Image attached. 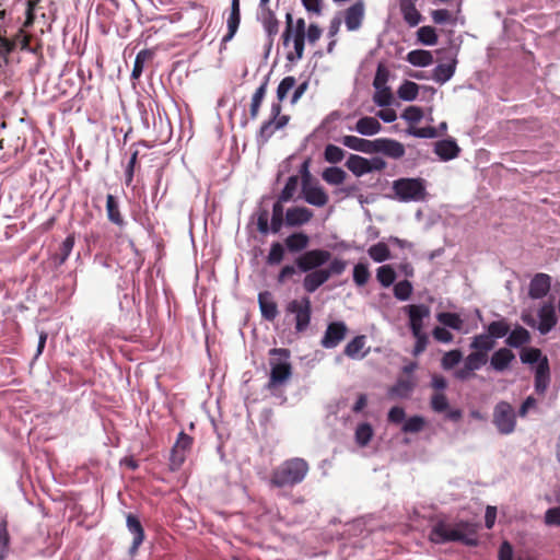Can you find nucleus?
<instances>
[{
	"label": "nucleus",
	"mask_w": 560,
	"mask_h": 560,
	"mask_svg": "<svg viewBox=\"0 0 560 560\" xmlns=\"http://www.w3.org/2000/svg\"><path fill=\"white\" fill-rule=\"evenodd\" d=\"M310 465L304 458L293 457L282 462L270 476V486L275 488L294 487L305 479Z\"/></svg>",
	"instance_id": "1"
},
{
	"label": "nucleus",
	"mask_w": 560,
	"mask_h": 560,
	"mask_svg": "<svg viewBox=\"0 0 560 560\" xmlns=\"http://www.w3.org/2000/svg\"><path fill=\"white\" fill-rule=\"evenodd\" d=\"M270 374L266 385L267 389L273 390L284 385L292 376V365L289 361L290 350L285 348H272L269 350Z\"/></svg>",
	"instance_id": "2"
},
{
	"label": "nucleus",
	"mask_w": 560,
	"mask_h": 560,
	"mask_svg": "<svg viewBox=\"0 0 560 560\" xmlns=\"http://www.w3.org/2000/svg\"><path fill=\"white\" fill-rule=\"evenodd\" d=\"M468 528L469 526L466 523L451 525L445 522H439L431 529L429 538L434 544L460 541L466 546H476L477 538L468 535Z\"/></svg>",
	"instance_id": "3"
},
{
	"label": "nucleus",
	"mask_w": 560,
	"mask_h": 560,
	"mask_svg": "<svg viewBox=\"0 0 560 560\" xmlns=\"http://www.w3.org/2000/svg\"><path fill=\"white\" fill-rule=\"evenodd\" d=\"M347 267V262L340 258H334L327 268L306 272L303 279V289L307 293L315 292L319 287L326 283L331 276L341 275Z\"/></svg>",
	"instance_id": "4"
},
{
	"label": "nucleus",
	"mask_w": 560,
	"mask_h": 560,
	"mask_svg": "<svg viewBox=\"0 0 560 560\" xmlns=\"http://www.w3.org/2000/svg\"><path fill=\"white\" fill-rule=\"evenodd\" d=\"M282 106L280 103H272L270 107L269 118L262 122L257 135L259 143H267L276 131L283 129L290 121L289 115H282Z\"/></svg>",
	"instance_id": "5"
},
{
	"label": "nucleus",
	"mask_w": 560,
	"mask_h": 560,
	"mask_svg": "<svg viewBox=\"0 0 560 560\" xmlns=\"http://www.w3.org/2000/svg\"><path fill=\"white\" fill-rule=\"evenodd\" d=\"M393 190L398 200H422L425 196V187L422 178H399L393 183Z\"/></svg>",
	"instance_id": "6"
},
{
	"label": "nucleus",
	"mask_w": 560,
	"mask_h": 560,
	"mask_svg": "<svg viewBox=\"0 0 560 560\" xmlns=\"http://www.w3.org/2000/svg\"><path fill=\"white\" fill-rule=\"evenodd\" d=\"M285 312L295 315V331L304 332L312 318V302L310 296H302L300 300H292L285 306Z\"/></svg>",
	"instance_id": "7"
},
{
	"label": "nucleus",
	"mask_w": 560,
	"mask_h": 560,
	"mask_svg": "<svg viewBox=\"0 0 560 560\" xmlns=\"http://www.w3.org/2000/svg\"><path fill=\"white\" fill-rule=\"evenodd\" d=\"M493 424L499 433L511 434L516 427V416L513 406L508 401H499L493 409Z\"/></svg>",
	"instance_id": "8"
},
{
	"label": "nucleus",
	"mask_w": 560,
	"mask_h": 560,
	"mask_svg": "<svg viewBox=\"0 0 560 560\" xmlns=\"http://www.w3.org/2000/svg\"><path fill=\"white\" fill-rule=\"evenodd\" d=\"M331 253L326 249H311L306 250L295 258V265L302 272L314 271L322 269L326 262L331 261Z\"/></svg>",
	"instance_id": "9"
},
{
	"label": "nucleus",
	"mask_w": 560,
	"mask_h": 560,
	"mask_svg": "<svg viewBox=\"0 0 560 560\" xmlns=\"http://www.w3.org/2000/svg\"><path fill=\"white\" fill-rule=\"evenodd\" d=\"M194 440L184 431L179 432L175 444L171 450L170 455V469L172 471L178 470L186 460L187 454L190 452Z\"/></svg>",
	"instance_id": "10"
},
{
	"label": "nucleus",
	"mask_w": 560,
	"mask_h": 560,
	"mask_svg": "<svg viewBox=\"0 0 560 560\" xmlns=\"http://www.w3.org/2000/svg\"><path fill=\"white\" fill-rule=\"evenodd\" d=\"M40 0H27L26 2V10H25V21L23 23V26L19 30V32L10 38L11 40H14L16 43V47H20L22 50H30L33 51L30 48V42L32 36L27 33H25L24 28L31 27L34 24L35 21V9Z\"/></svg>",
	"instance_id": "11"
},
{
	"label": "nucleus",
	"mask_w": 560,
	"mask_h": 560,
	"mask_svg": "<svg viewBox=\"0 0 560 560\" xmlns=\"http://www.w3.org/2000/svg\"><path fill=\"white\" fill-rule=\"evenodd\" d=\"M348 327L343 322H332L328 324L326 331L320 340L325 349L336 348L347 336Z\"/></svg>",
	"instance_id": "12"
},
{
	"label": "nucleus",
	"mask_w": 560,
	"mask_h": 560,
	"mask_svg": "<svg viewBox=\"0 0 560 560\" xmlns=\"http://www.w3.org/2000/svg\"><path fill=\"white\" fill-rule=\"evenodd\" d=\"M439 52L444 54V59H447L446 63H439L433 70V80L438 83L447 82L454 74L457 60L456 56L453 54L452 49H441Z\"/></svg>",
	"instance_id": "13"
},
{
	"label": "nucleus",
	"mask_w": 560,
	"mask_h": 560,
	"mask_svg": "<svg viewBox=\"0 0 560 560\" xmlns=\"http://www.w3.org/2000/svg\"><path fill=\"white\" fill-rule=\"evenodd\" d=\"M365 4L362 0H358L343 11V21L349 32L358 31L364 21Z\"/></svg>",
	"instance_id": "14"
},
{
	"label": "nucleus",
	"mask_w": 560,
	"mask_h": 560,
	"mask_svg": "<svg viewBox=\"0 0 560 560\" xmlns=\"http://www.w3.org/2000/svg\"><path fill=\"white\" fill-rule=\"evenodd\" d=\"M405 147L401 142L388 139V138H378L375 139V151L374 153H383L384 155L392 159H400L405 155Z\"/></svg>",
	"instance_id": "15"
},
{
	"label": "nucleus",
	"mask_w": 560,
	"mask_h": 560,
	"mask_svg": "<svg viewBox=\"0 0 560 560\" xmlns=\"http://www.w3.org/2000/svg\"><path fill=\"white\" fill-rule=\"evenodd\" d=\"M409 316V326L413 336H418L423 328V318L430 315V310L427 305H408L406 306Z\"/></svg>",
	"instance_id": "16"
},
{
	"label": "nucleus",
	"mask_w": 560,
	"mask_h": 560,
	"mask_svg": "<svg viewBox=\"0 0 560 560\" xmlns=\"http://www.w3.org/2000/svg\"><path fill=\"white\" fill-rule=\"evenodd\" d=\"M303 199L315 207H324L328 203L327 192L318 184L302 185Z\"/></svg>",
	"instance_id": "17"
},
{
	"label": "nucleus",
	"mask_w": 560,
	"mask_h": 560,
	"mask_svg": "<svg viewBox=\"0 0 560 560\" xmlns=\"http://www.w3.org/2000/svg\"><path fill=\"white\" fill-rule=\"evenodd\" d=\"M551 288V277L547 273H536L529 283L528 295L534 299L545 298Z\"/></svg>",
	"instance_id": "18"
},
{
	"label": "nucleus",
	"mask_w": 560,
	"mask_h": 560,
	"mask_svg": "<svg viewBox=\"0 0 560 560\" xmlns=\"http://www.w3.org/2000/svg\"><path fill=\"white\" fill-rule=\"evenodd\" d=\"M539 324L537 329L541 335L548 334L558 322L556 310L551 303H544L538 310Z\"/></svg>",
	"instance_id": "19"
},
{
	"label": "nucleus",
	"mask_w": 560,
	"mask_h": 560,
	"mask_svg": "<svg viewBox=\"0 0 560 560\" xmlns=\"http://www.w3.org/2000/svg\"><path fill=\"white\" fill-rule=\"evenodd\" d=\"M126 525L129 533L133 536L130 552H136L145 538L144 528L139 517L132 513L127 514Z\"/></svg>",
	"instance_id": "20"
},
{
	"label": "nucleus",
	"mask_w": 560,
	"mask_h": 560,
	"mask_svg": "<svg viewBox=\"0 0 560 560\" xmlns=\"http://www.w3.org/2000/svg\"><path fill=\"white\" fill-rule=\"evenodd\" d=\"M314 213L306 207H292L285 212V225L290 228L301 226L308 223Z\"/></svg>",
	"instance_id": "21"
},
{
	"label": "nucleus",
	"mask_w": 560,
	"mask_h": 560,
	"mask_svg": "<svg viewBox=\"0 0 560 560\" xmlns=\"http://www.w3.org/2000/svg\"><path fill=\"white\" fill-rule=\"evenodd\" d=\"M515 354L509 348H500L493 352L490 358V365L497 372H503L509 369L512 361H514Z\"/></svg>",
	"instance_id": "22"
},
{
	"label": "nucleus",
	"mask_w": 560,
	"mask_h": 560,
	"mask_svg": "<svg viewBox=\"0 0 560 560\" xmlns=\"http://www.w3.org/2000/svg\"><path fill=\"white\" fill-rule=\"evenodd\" d=\"M340 142L354 151L373 154L375 151V140H368L355 136H343Z\"/></svg>",
	"instance_id": "23"
},
{
	"label": "nucleus",
	"mask_w": 560,
	"mask_h": 560,
	"mask_svg": "<svg viewBox=\"0 0 560 560\" xmlns=\"http://www.w3.org/2000/svg\"><path fill=\"white\" fill-rule=\"evenodd\" d=\"M550 381V369L546 357L538 363L535 372V390L538 394H545Z\"/></svg>",
	"instance_id": "24"
},
{
	"label": "nucleus",
	"mask_w": 560,
	"mask_h": 560,
	"mask_svg": "<svg viewBox=\"0 0 560 560\" xmlns=\"http://www.w3.org/2000/svg\"><path fill=\"white\" fill-rule=\"evenodd\" d=\"M434 152L443 161H450L458 156L460 149L453 139H444L435 142Z\"/></svg>",
	"instance_id": "25"
},
{
	"label": "nucleus",
	"mask_w": 560,
	"mask_h": 560,
	"mask_svg": "<svg viewBox=\"0 0 560 560\" xmlns=\"http://www.w3.org/2000/svg\"><path fill=\"white\" fill-rule=\"evenodd\" d=\"M241 23V9H240V0L231 1V10L228 16L226 26L228 33L223 37V42L231 40L236 34L238 26Z\"/></svg>",
	"instance_id": "26"
},
{
	"label": "nucleus",
	"mask_w": 560,
	"mask_h": 560,
	"mask_svg": "<svg viewBox=\"0 0 560 560\" xmlns=\"http://www.w3.org/2000/svg\"><path fill=\"white\" fill-rule=\"evenodd\" d=\"M366 343V337L364 335L355 336L351 341H349L343 353L350 359H363L365 355H368L370 349H366L363 351Z\"/></svg>",
	"instance_id": "27"
},
{
	"label": "nucleus",
	"mask_w": 560,
	"mask_h": 560,
	"mask_svg": "<svg viewBox=\"0 0 560 560\" xmlns=\"http://www.w3.org/2000/svg\"><path fill=\"white\" fill-rule=\"evenodd\" d=\"M258 303L261 312V316L272 322L278 316V305L272 300L271 293L269 292H261L258 295Z\"/></svg>",
	"instance_id": "28"
},
{
	"label": "nucleus",
	"mask_w": 560,
	"mask_h": 560,
	"mask_svg": "<svg viewBox=\"0 0 560 560\" xmlns=\"http://www.w3.org/2000/svg\"><path fill=\"white\" fill-rule=\"evenodd\" d=\"M417 0H399L400 12L409 26H416L421 21V14L416 8Z\"/></svg>",
	"instance_id": "29"
},
{
	"label": "nucleus",
	"mask_w": 560,
	"mask_h": 560,
	"mask_svg": "<svg viewBox=\"0 0 560 560\" xmlns=\"http://www.w3.org/2000/svg\"><path fill=\"white\" fill-rule=\"evenodd\" d=\"M415 387L416 383L412 378H398L388 389V395L393 398H408Z\"/></svg>",
	"instance_id": "30"
},
{
	"label": "nucleus",
	"mask_w": 560,
	"mask_h": 560,
	"mask_svg": "<svg viewBox=\"0 0 560 560\" xmlns=\"http://www.w3.org/2000/svg\"><path fill=\"white\" fill-rule=\"evenodd\" d=\"M382 129L381 122L371 116H364L360 118L354 127V130L363 136H374Z\"/></svg>",
	"instance_id": "31"
},
{
	"label": "nucleus",
	"mask_w": 560,
	"mask_h": 560,
	"mask_svg": "<svg viewBox=\"0 0 560 560\" xmlns=\"http://www.w3.org/2000/svg\"><path fill=\"white\" fill-rule=\"evenodd\" d=\"M260 20L265 32L267 33L270 42L272 43L275 36L279 33L280 22L276 18L271 9L261 11Z\"/></svg>",
	"instance_id": "32"
},
{
	"label": "nucleus",
	"mask_w": 560,
	"mask_h": 560,
	"mask_svg": "<svg viewBox=\"0 0 560 560\" xmlns=\"http://www.w3.org/2000/svg\"><path fill=\"white\" fill-rule=\"evenodd\" d=\"M310 244V237L303 232H295L290 234L284 240V245L291 253H300L304 250Z\"/></svg>",
	"instance_id": "33"
},
{
	"label": "nucleus",
	"mask_w": 560,
	"mask_h": 560,
	"mask_svg": "<svg viewBox=\"0 0 560 560\" xmlns=\"http://www.w3.org/2000/svg\"><path fill=\"white\" fill-rule=\"evenodd\" d=\"M106 212L108 220L117 225V226H124L125 225V219L119 210V203L115 196L108 194L106 197Z\"/></svg>",
	"instance_id": "34"
},
{
	"label": "nucleus",
	"mask_w": 560,
	"mask_h": 560,
	"mask_svg": "<svg viewBox=\"0 0 560 560\" xmlns=\"http://www.w3.org/2000/svg\"><path fill=\"white\" fill-rule=\"evenodd\" d=\"M530 341V334L522 326H516L505 339V343L512 348H520Z\"/></svg>",
	"instance_id": "35"
},
{
	"label": "nucleus",
	"mask_w": 560,
	"mask_h": 560,
	"mask_svg": "<svg viewBox=\"0 0 560 560\" xmlns=\"http://www.w3.org/2000/svg\"><path fill=\"white\" fill-rule=\"evenodd\" d=\"M346 166L355 176H362L364 174L371 173L369 160L357 154H351L349 156Z\"/></svg>",
	"instance_id": "36"
},
{
	"label": "nucleus",
	"mask_w": 560,
	"mask_h": 560,
	"mask_svg": "<svg viewBox=\"0 0 560 560\" xmlns=\"http://www.w3.org/2000/svg\"><path fill=\"white\" fill-rule=\"evenodd\" d=\"M283 203L284 202H280V200L278 199L272 206L270 230L273 234L279 233L283 224H285Z\"/></svg>",
	"instance_id": "37"
},
{
	"label": "nucleus",
	"mask_w": 560,
	"mask_h": 560,
	"mask_svg": "<svg viewBox=\"0 0 560 560\" xmlns=\"http://www.w3.org/2000/svg\"><path fill=\"white\" fill-rule=\"evenodd\" d=\"M406 60L416 67H427L433 62V56L428 50L415 49L407 54Z\"/></svg>",
	"instance_id": "38"
},
{
	"label": "nucleus",
	"mask_w": 560,
	"mask_h": 560,
	"mask_svg": "<svg viewBox=\"0 0 560 560\" xmlns=\"http://www.w3.org/2000/svg\"><path fill=\"white\" fill-rule=\"evenodd\" d=\"M293 50L287 52V60L290 62L299 61L303 58L305 46V34H292Z\"/></svg>",
	"instance_id": "39"
},
{
	"label": "nucleus",
	"mask_w": 560,
	"mask_h": 560,
	"mask_svg": "<svg viewBox=\"0 0 560 560\" xmlns=\"http://www.w3.org/2000/svg\"><path fill=\"white\" fill-rule=\"evenodd\" d=\"M494 346L495 341L488 334L476 335L470 343L471 349L485 355H488V352L492 350Z\"/></svg>",
	"instance_id": "40"
},
{
	"label": "nucleus",
	"mask_w": 560,
	"mask_h": 560,
	"mask_svg": "<svg viewBox=\"0 0 560 560\" xmlns=\"http://www.w3.org/2000/svg\"><path fill=\"white\" fill-rule=\"evenodd\" d=\"M267 93V81L260 84L259 88L255 91L252 97V102L249 105V115L252 119H256L259 115V109L262 104V101Z\"/></svg>",
	"instance_id": "41"
},
{
	"label": "nucleus",
	"mask_w": 560,
	"mask_h": 560,
	"mask_svg": "<svg viewBox=\"0 0 560 560\" xmlns=\"http://www.w3.org/2000/svg\"><path fill=\"white\" fill-rule=\"evenodd\" d=\"M511 326L505 318L491 322L487 327V334L494 340L503 338L510 332Z\"/></svg>",
	"instance_id": "42"
},
{
	"label": "nucleus",
	"mask_w": 560,
	"mask_h": 560,
	"mask_svg": "<svg viewBox=\"0 0 560 560\" xmlns=\"http://www.w3.org/2000/svg\"><path fill=\"white\" fill-rule=\"evenodd\" d=\"M74 241H75L74 235L70 234L65 238V241L59 246V249L55 254V257H54V259L58 266H61L62 264H65L66 260L68 259V257L70 256V254L73 249V246H74Z\"/></svg>",
	"instance_id": "43"
},
{
	"label": "nucleus",
	"mask_w": 560,
	"mask_h": 560,
	"mask_svg": "<svg viewBox=\"0 0 560 560\" xmlns=\"http://www.w3.org/2000/svg\"><path fill=\"white\" fill-rule=\"evenodd\" d=\"M285 255V248L280 242H273L270 246L269 253L266 257L268 266L280 265Z\"/></svg>",
	"instance_id": "44"
},
{
	"label": "nucleus",
	"mask_w": 560,
	"mask_h": 560,
	"mask_svg": "<svg viewBox=\"0 0 560 560\" xmlns=\"http://www.w3.org/2000/svg\"><path fill=\"white\" fill-rule=\"evenodd\" d=\"M419 93V85L412 81L406 80L397 90V95L402 101H413Z\"/></svg>",
	"instance_id": "45"
},
{
	"label": "nucleus",
	"mask_w": 560,
	"mask_h": 560,
	"mask_svg": "<svg viewBox=\"0 0 560 560\" xmlns=\"http://www.w3.org/2000/svg\"><path fill=\"white\" fill-rule=\"evenodd\" d=\"M152 56L153 52L149 49H142L137 54L131 72V79L138 80L141 77L145 61L151 59Z\"/></svg>",
	"instance_id": "46"
},
{
	"label": "nucleus",
	"mask_w": 560,
	"mask_h": 560,
	"mask_svg": "<svg viewBox=\"0 0 560 560\" xmlns=\"http://www.w3.org/2000/svg\"><path fill=\"white\" fill-rule=\"evenodd\" d=\"M347 173L336 166L327 167L323 172V179L330 185H340L345 182Z\"/></svg>",
	"instance_id": "47"
},
{
	"label": "nucleus",
	"mask_w": 560,
	"mask_h": 560,
	"mask_svg": "<svg viewBox=\"0 0 560 560\" xmlns=\"http://www.w3.org/2000/svg\"><path fill=\"white\" fill-rule=\"evenodd\" d=\"M299 186V176L292 175L288 178L283 189L281 190L280 195L278 196V199L280 202H289L293 199L294 194L298 190Z\"/></svg>",
	"instance_id": "48"
},
{
	"label": "nucleus",
	"mask_w": 560,
	"mask_h": 560,
	"mask_svg": "<svg viewBox=\"0 0 560 560\" xmlns=\"http://www.w3.org/2000/svg\"><path fill=\"white\" fill-rule=\"evenodd\" d=\"M436 318L442 325L452 329L460 330L463 327V319L456 313L442 312L438 314Z\"/></svg>",
	"instance_id": "49"
},
{
	"label": "nucleus",
	"mask_w": 560,
	"mask_h": 560,
	"mask_svg": "<svg viewBox=\"0 0 560 560\" xmlns=\"http://www.w3.org/2000/svg\"><path fill=\"white\" fill-rule=\"evenodd\" d=\"M368 253L369 256L376 262H383L390 257V250L388 246L383 242L372 245Z\"/></svg>",
	"instance_id": "50"
},
{
	"label": "nucleus",
	"mask_w": 560,
	"mask_h": 560,
	"mask_svg": "<svg viewBox=\"0 0 560 560\" xmlns=\"http://www.w3.org/2000/svg\"><path fill=\"white\" fill-rule=\"evenodd\" d=\"M10 535L8 530V521L2 518L0 521V560H3L9 553Z\"/></svg>",
	"instance_id": "51"
},
{
	"label": "nucleus",
	"mask_w": 560,
	"mask_h": 560,
	"mask_svg": "<svg viewBox=\"0 0 560 560\" xmlns=\"http://www.w3.org/2000/svg\"><path fill=\"white\" fill-rule=\"evenodd\" d=\"M377 281L385 288L392 285L396 279V272L389 265L381 266L376 272Z\"/></svg>",
	"instance_id": "52"
},
{
	"label": "nucleus",
	"mask_w": 560,
	"mask_h": 560,
	"mask_svg": "<svg viewBox=\"0 0 560 560\" xmlns=\"http://www.w3.org/2000/svg\"><path fill=\"white\" fill-rule=\"evenodd\" d=\"M373 438L371 424L364 422L358 425L355 430V442L360 446H366Z\"/></svg>",
	"instance_id": "53"
},
{
	"label": "nucleus",
	"mask_w": 560,
	"mask_h": 560,
	"mask_svg": "<svg viewBox=\"0 0 560 560\" xmlns=\"http://www.w3.org/2000/svg\"><path fill=\"white\" fill-rule=\"evenodd\" d=\"M295 84L296 80L294 77H284L277 88V103L281 104L287 98L288 93L295 86Z\"/></svg>",
	"instance_id": "54"
},
{
	"label": "nucleus",
	"mask_w": 560,
	"mask_h": 560,
	"mask_svg": "<svg viewBox=\"0 0 560 560\" xmlns=\"http://www.w3.org/2000/svg\"><path fill=\"white\" fill-rule=\"evenodd\" d=\"M463 359V353L458 349L451 350L446 352L441 360V366L448 371L452 370L455 365H457Z\"/></svg>",
	"instance_id": "55"
},
{
	"label": "nucleus",
	"mask_w": 560,
	"mask_h": 560,
	"mask_svg": "<svg viewBox=\"0 0 560 560\" xmlns=\"http://www.w3.org/2000/svg\"><path fill=\"white\" fill-rule=\"evenodd\" d=\"M345 158V151L335 145V144H327L325 147V151H324V159L326 162L330 163V164H337L339 162H341Z\"/></svg>",
	"instance_id": "56"
},
{
	"label": "nucleus",
	"mask_w": 560,
	"mask_h": 560,
	"mask_svg": "<svg viewBox=\"0 0 560 560\" xmlns=\"http://www.w3.org/2000/svg\"><path fill=\"white\" fill-rule=\"evenodd\" d=\"M418 40L423 45H435L438 43V35L432 26H421L417 31Z\"/></svg>",
	"instance_id": "57"
},
{
	"label": "nucleus",
	"mask_w": 560,
	"mask_h": 560,
	"mask_svg": "<svg viewBox=\"0 0 560 560\" xmlns=\"http://www.w3.org/2000/svg\"><path fill=\"white\" fill-rule=\"evenodd\" d=\"M464 361L467 364L468 370L476 371L488 362V355H485L478 351H472L466 357Z\"/></svg>",
	"instance_id": "58"
},
{
	"label": "nucleus",
	"mask_w": 560,
	"mask_h": 560,
	"mask_svg": "<svg viewBox=\"0 0 560 560\" xmlns=\"http://www.w3.org/2000/svg\"><path fill=\"white\" fill-rule=\"evenodd\" d=\"M448 399L444 393H433L430 398V407L435 412H445L448 409Z\"/></svg>",
	"instance_id": "59"
},
{
	"label": "nucleus",
	"mask_w": 560,
	"mask_h": 560,
	"mask_svg": "<svg viewBox=\"0 0 560 560\" xmlns=\"http://www.w3.org/2000/svg\"><path fill=\"white\" fill-rule=\"evenodd\" d=\"M425 421L421 416H413L407 419L402 425L405 433H418L424 428Z\"/></svg>",
	"instance_id": "60"
},
{
	"label": "nucleus",
	"mask_w": 560,
	"mask_h": 560,
	"mask_svg": "<svg viewBox=\"0 0 560 560\" xmlns=\"http://www.w3.org/2000/svg\"><path fill=\"white\" fill-rule=\"evenodd\" d=\"M412 293V285L408 280L399 281L394 287V295L400 301H406Z\"/></svg>",
	"instance_id": "61"
},
{
	"label": "nucleus",
	"mask_w": 560,
	"mask_h": 560,
	"mask_svg": "<svg viewBox=\"0 0 560 560\" xmlns=\"http://www.w3.org/2000/svg\"><path fill=\"white\" fill-rule=\"evenodd\" d=\"M16 48V43L7 37V30H0V56L7 58Z\"/></svg>",
	"instance_id": "62"
},
{
	"label": "nucleus",
	"mask_w": 560,
	"mask_h": 560,
	"mask_svg": "<svg viewBox=\"0 0 560 560\" xmlns=\"http://www.w3.org/2000/svg\"><path fill=\"white\" fill-rule=\"evenodd\" d=\"M370 271L366 265L364 264H358L353 268V281L358 285H364L368 283L370 279Z\"/></svg>",
	"instance_id": "63"
},
{
	"label": "nucleus",
	"mask_w": 560,
	"mask_h": 560,
	"mask_svg": "<svg viewBox=\"0 0 560 560\" xmlns=\"http://www.w3.org/2000/svg\"><path fill=\"white\" fill-rule=\"evenodd\" d=\"M376 90L377 91L375 92V94L373 96L374 103L381 107L388 106L393 101V94L390 92V89L387 86V88H381V89H376Z\"/></svg>",
	"instance_id": "64"
}]
</instances>
